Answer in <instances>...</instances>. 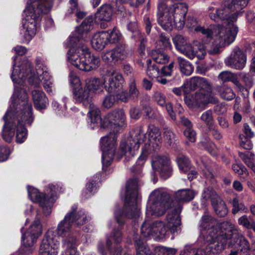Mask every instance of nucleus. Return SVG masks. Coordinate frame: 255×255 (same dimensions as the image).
<instances>
[{
	"label": "nucleus",
	"mask_w": 255,
	"mask_h": 255,
	"mask_svg": "<svg viewBox=\"0 0 255 255\" xmlns=\"http://www.w3.org/2000/svg\"><path fill=\"white\" fill-rule=\"evenodd\" d=\"M71 214V219L73 222H75L77 225H82L89 220L90 217L87 216L82 210L77 211L74 209Z\"/></svg>",
	"instance_id": "obj_36"
},
{
	"label": "nucleus",
	"mask_w": 255,
	"mask_h": 255,
	"mask_svg": "<svg viewBox=\"0 0 255 255\" xmlns=\"http://www.w3.org/2000/svg\"><path fill=\"white\" fill-rule=\"evenodd\" d=\"M23 228L20 229L22 233L20 253L22 255H29L35 250V244L38 239L26 232L23 233Z\"/></svg>",
	"instance_id": "obj_25"
},
{
	"label": "nucleus",
	"mask_w": 255,
	"mask_h": 255,
	"mask_svg": "<svg viewBox=\"0 0 255 255\" xmlns=\"http://www.w3.org/2000/svg\"><path fill=\"white\" fill-rule=\"evenodd\" d=\"M151 56L153 60L159 64H165L168 62L169 59V57L160 49L152 50Z\"/></svg>",
	"instance_id": "obj_44"
},
{
	"label": "nucleus",
	"mask_w": 255,
	"mask_h": 255,
	"mask_svg": "<svg viewBox=\"0 0 255 255\" xmlns=\"http://www.w3.org/2000/svg\"><path fill=\"white\" fill-rule=\"evenodd\" d=\"M138 208H119L115 212V217L117 222L120 225H123L125 218H134L139 216Z\"/></svg>",
	"instance_id": "obj_26"
},
{
	"label": "nucleus",
	"mask_w": 255,
	"mask_h": 255,
	"mask_svg": "<svg viewBox=\"0 0 255 255\" xmlns=\"http://www.w3.org/2000/svg\"><path fill=\"white\" fill-rule=\"evenodd\" d=\"M170 229L162 221H156L151 223L146 220L141 227V233L145 237L153 236L156 238L162 239L169 234Z\"/></svg>",
	"instance_id": "obj_13"
},
{
	"label": "nucleus",
	"mask_w": 255,
	"mask_h": 255,
	"mask_svg": "<svg viewBox=\"0 0 255 255\" xmlns=\"http://www.w3.org/2000/svg\"><path fill=\"white\" fill-rule=\"evenodd\" d=\"M124 79L123 76L119 73H112L104 79V87L109 93L116 92L123 87Z\"/></svg>",
	"instance_id": "obj_23"
},
{
	"label": "nucleus",
	"mask_w": 255,
	"mask_h": 255,
	"mask_svg": "<svg viewBox=\"0 0 255 255\" xmlns=\"http://www.w3.org/2000/svg\"><path fill=\"white\" fill-rule=\"evenodd\" d=\"M22 99L18 97L10 107L9 114L15 121H7V113H6L3 119L5 122L3 128L2 136L3 139L7 142L10 143L14 135L16 128V140L17 142L24 141L27 135V130L24 125H30L33 122L32 113V105L27 103V94L25 91L22 90Z\"/></svg>",
	"instance_id": "obj_3"
},
{
	"label": "nucleus",
	"mask_w": 255,
	"mask_h": 255,
	"mask_svg": "<svg viewBox=\"0 0 255 255\" xmlns=\"http://www.w3.org/2000/svg\"><path fill=\"white\" fill-rule=\"evenodd\" d=\"M132 32L135 33V36H137L138 37V40L140 41V44L139 46V50L140 51V54H142L144 53V51L145 49V44L146 43V39L142 37V36L141 35V34L140 32L137 29L136 27H135V28L133 30H130Z\"/></svg>",
	"instance_id": "obj_56"
},
{
	"label": "nucleus",
	"mask_w": 255,
	"mask_h": 255,
	"mask_svg": "<svg viewBox=\"0 0 255 255\" xmlns=\"http://www.w3.org/2000/svg\"><path fill=\"white\" fill-rule=\"evenodd\" d=\"M246 55L239 47H236L225 60L226 65L231 68L241 70L245 66Z\"/></svg>",
	"instance_id": "obj_19"
},
{
	"label": "nucleus",
	"mask_w": 255,
	"mask_h": 255,
	"mask_svg": "<svg viewBox=\"0 0 255 255\" xmlns=\"http://www.w3.org/2000/svg\"><path fill=\"white\" fill-rule=\"evenodd\" d=\"M201 120L205 123L208 128L214 125V120L212 115V111L211 110H207L204 113L201 117Z\"/></svg>",
	"instance_id": "obj_53"
},
{
	"label": "nucleus",
	"mask_w": 255,
	"mask_h": 255,
	"mask_svg": "<svg viewBox=\"0 0 255 255\" xmlns=\"http://www.w3.org/2000/svg\"><path fill=\"white\" fill-rule=\"evenodd\" d=\"M42 225L38 220H35L25 232L38 239L42 233Z\"/></svg>",
	"instance_id": "obj_40"
},
{
	"label": "nucleus",
	"mask_w": 255,
	"mask_h": 255,
	"mask_svg": "<svg viewBox=\"0 0 255 255\" xmlns=\"http://www.w3.org/2000/svg\"><path fill=\"white\" fill-rule=\"evenodd\" d=\"M128 94L130 98L133 102H136L138 100L139 92L136 87L135 83L134 80L130 84Z\"/></svg>",
	"instance_id": "obj_52"
},
{
	"label": "nucleus",
	"mask_w": 255,
	"mask_h": 255,
	"mask_svg": "<svg viewBox=\"0 0 255 255\" xmlns=\"http://www.w3.org/2000/svg\"><path fill=\"white\" fill-rule=\"evenodd\" d=\"M128 55V46L125 43H119L116 47L112 50V56L114 59L123 60L126 58Z\"/></svg>",
	"instance_id": "obj_31"
},
{
	"label": "nucleus",
	"mask_w": 255,
	"mask_h": 255,
	"mask_svg": "<svg viewBox=\"0 0 255 255\" xmlns=\"http://www.w3.org/2000/svg\"><path fill=\"white\" fill-rule=\"evenodd\" d=\"M188 12V6L184 3H175L172 4L171 15L175 26L182 28L185 24V16Z\"/></svg>",
	"instance_id": "obj_20"
},
{
	"label": "nucleus",
	"mask_w": 255,
	"mask_h": 255,
	"mask_svg": "<svg viewBox=\"0 0 255 255\" xmlns=\"http://www.w3.org/2000/svg\"><path fill=\"white\" fill-rule=\"evenodd\" d=\"M239 224L247 229H253L255 231V222L250 221L247 216L244 215L241 217L238 220Z\"/></svg>",
	"instance_id": "obj_54"
},
{
	"label": "nucleus",
	"mask_w": 255,
	"mask_h": 255,
	"mask_svg": "<svg viewBox=\"0 0 255 255\" xmlns=\"http://www.w3.org/2000/svg\"><path fill=\"white\" fill-rule=\"evenodd\" d=\"M59 187L50 184L47 189V194L39 192L37 189L28 188V195L30 199L38 203L40 207H52L58 198L57 191Z\"/></svg>",
	"instance_id": "obj_9"
},
{
	"label": "nucleus",
	"mask_w": 255,
	"mask_h": 255,
	"mask_svg": "<svg viewBox=\"0 0 255 255\" xmlns=\"http://www.w3.org/2000/svg\"><path fill=\"white\" fill-rule=\"evenodd\" d=\"M105 36H107L108 43H116L120 40V34L116 31H104Z\"/></svg>",
	"instance_id": "obj_55"
},
{
	"label": "nucleus",
	"mask_w": 255,
	"mask_h": 255,
	"mask_svg": "<svg viewBox=\"0 0 255 255\" xmlns=\"http://www.w3.org/2000/svg\"><path fill=\"white\" fill-rule=\"evenodd\" d=\"M150 127L152 128H150V130L148 132V139L151 141H154V140H156V139L161 138L159 129L153 126H151Z\"/></svg>",
	"instance_id": "obj_61"
},
{
	"label": "nucleus",
	"mask_w": 255,
	"mask_h": 255,
	"mask_svg": "<svg viewBox=\"0 0 255 255\" xmlns=\"http://www.w3.org/2000/svg\"><path fill=\"white\" fill-rule=\"evenodd\" d=\"M198 100H199L200 101V102H201L204 105L208 103L217 104L219 103V100L218 98L214 96H212L211 95H209L208 93L205 94L204 97L202 96L201 97H200V98H198Z\"/></svg>",
	"instance_id": "obj_58"
},
{
	"label": "nucleus",
	"mask_w": 255,
	"mask_h": 255,
	"mask_svg": "<svg viewBox=\"0 0 255 255\" xmlns=\"http://www.w3.org/2000/svg\"><path fill=\"white\" fill-rule=\"evenodd\" d=\"M165 208H146V216L147 218H155L163 215Z\"/></svg>",
	"instance_id": "obj_51"
},
{
	"label": "nucleus",
	"mask_w": 255,
	"mask_h": 255,
	"mask_svg": "<svg viewBox=\"0 0 255 255\" xmlns=\"http://www.w3.org/2000/svg\"><path fill=\"white\" fill-rule=\"evenodd\" d=\"M157 21L165 30H171L172 28L173 18L171 14L157 17Z\"/></svg>",
	"instance_id": "obj_46"
},
{
	"label": "nucleus",
	"mask_w": 255,
	"mask_h": 255,
	"mask_svg": "<svg viewBox=\"0 0 255 255\" xmlns=\"http://www.w3.org/2000/svg\"><path fill=\"white\" fill-rule=\"evenodd\" d=\"M118 132L117 129L110 130L108 135L101 139V148L103 150L102 162L104 166L110 165L113 157L115 156Z\"/></svg>",
	"instance_id": "obj_11"
},
{
	"label": "nucleus",
	"mask_w": 255,
	"mask_h": 255,
	"mask_svg": "<svg viewBox=\"0 0 255 255\" xmlns=\"http://www.w3.org/2000/svg\"><path fill=\"white\" fill-rule=\"evenodd\" d=\"M173 41L176 49L186 55L192 45L187 43L184 37L181 35H176L173 38Z\"/></svg>",
	"instance_id": "obj_35"
},
{
	"label": "nucleus",
	"mask_w": 255,
	"mask_h": 255,
	"mask_svg": "<svg viewBox=\"0 0 255 255\" xmlns=\"http://www.w3.org/2000/svg\"><path fill=\"white\" fill-rule=\"evenodd\" d=\"M154 252L155 255H174L177 250L174 248L159 246L155 248Z\"/></svg>",
	"instance_id": "obj_49"
},
{
	"label": "nucleus",
	"mask_w": 255,
	"mask_h": 255,
	"mask_svg": "<svg viewBox=\"0 0 255 255\" xmlns=\"http://www.w3.org/2000/svg\"><path fill=\"white\" fill-rule=\"evenodd\" d=\"M131 171L134 174L126 183L124 207H134L140 205V199L138 198V189L140 186L141 169L140 168L133 166L131 168Z\"/></svg>",
	"instance_id": "obj_8"
},
{
	"label": "nucleus",
	"mask_w": 255,
	"mask_h": 255,
	"mask_svg": "<svg viewBox=\"0 0 255 255\" xmlns=\"http://www.w3.org/2000/svg\"><path fill=\"white\" fill-rule=\"evenodd\" d=\"M31 94L35 108L39 110L45 109L48 103L45 94L42 91L34 90L32 91Z\"/></svg>",
	"instance_id": "obj_28"
},
{
	"label": "nucleus",
	"mask_w": 255,
	"mask_h": 255,
	"mask_svg": "<svg viewBox=\"0 0 255 255\" xmlns=\"http://www.w3.org/2000/svg\"><path fill=\"white\" fill-rule=\"evenodd\" d=\"M100 112L97 115H93L91 118V122L97 124L101 129L113 130L118 129L120 127L125 125L126 115L124 110L122 109L116 108L109 113L102 119L100 116Z\"/></svg>",
	"instance_id": "obj_7"
},
{
	"label": "nucleus",
	"mask_w": 255,
	"mask_h": 255,
	"mask_svg": "<svg viewBox=\"0 0 255 255\" xmlns=\"http://www.w3.org/2000/svg\"><path fill=\"white\" fill-rule=\"evenodd\" d=\"M177 60L180 72L185 76H190L194 71L192 64L183 58L178 57Z\"/></svg>",
	"instance_id": "obj_38"
},
{
	"label": "nucleus",
	"mask_w": 255,
	"mask_h": 255,
	"mask_svg": "<svg viewBox=\"0 0 255 255\" xmlns=\"http://www.w3.org/2000/svg\"><path fill=\"white\" fill-rule=\"evenodd\" d=\"M134 240L136 250V255H151L149 247L138 235L135 236Z\"/></svg>",
	"instance_id": "obj_37"
},
{
	"label": "nucleus",
	"mask_w": 255,
	"mask_h": 255,
	"mask_svg": "<svg viewBox=\"0 0 255 255\" xmlns=\"http://www.w3.org/2000/svg\"><path fill=\"white\" fill-rule=\"evenodd\" d=\"M181 208H174L169 211L166 216L167 225L171 234H177L181 231V219L180 214Z\"/></svg>",
	"instance_id": "obj_21"
},
{
	"label": "nucleus",
	"mask_w": 255,
	"mask_h": 255,
	"mask_svg": "<svg viewBox=\"0 0 255 255\" xmlns=\"http://www.w3.org/2000/svg\"><path fill=\"white\" fill-rule=\"evenodd\" d=\"M232 244H227L229 246H235L239 250L247 252L250 249V245L247 239L241 234L238 233V236H234L232 239Z\"/></svg>",
	"instance_id": "obj_33"
},
{
	"label": "nucleus",
	"mask_w": 255,
	"mask_h": 255,
	"mask_svg": "<svg viewBox=\"0 0 255 255\" xmlns=\"http://www.w3.org/2000/svg\"><path fill=\"white\" fill-rule=\"evenodd\" d=\"M151 163L153 169L159 172L160 176L163 179H166L171 175L172 169L168 157L164 155L153 156Z\"/></svg>",
	"instance_id": "obj_17"
},
{
	"label": "nucleus",
	"mask_w": 255,
	"mask_h": 255,
	"mask_svg": "<svg viewBox=\"0 0 255 255\" xmlns=\"http://www.w3.org/2000/svg\"><path fill=\"white\" fill-rule=\"evenodd\" d=\"M102 82L99 78H92L86 80L85 86L87 90L90 92H95L102 85Z\"/></svg>",
	"instance_id": "obj_45"
},
{
	"label": "nucleus",
	"mask_w": 255,
	"mask_h": 255,
	"mask_svg": "<svg viewBox=\"0 0 255 255\" xmlns=\"http://www.w3.org/2000/svg\"><path fill=\"white\" fill-rule=\"evenodd\" d=\"M10 154L9 148L7 146H0V162L7 160Z\"/></svg>",
	"instance_id": "obj_63"
},
{
	"label": "nucleus",
	"mask_w": 255,
	"mask_h": 255,
	"mask_svg": "<svg viewBox=\"0 0 255 255\" xmlns=\"http://www.w3.org/2000/svg\"><path fill=\"white\" fill-rule=\"evenodd\" d=\"M165 99V96L160 92L156 91L153 94V101L161 107H164L165 106L166 103Z\"/></svg>",
	"instance_id": "obj_59"
},
{
	"label": "nucleus",
	"mask_w": 255,
	"mask_h": 255,
	"mask_svg": "<svg viewBox=\"0 0 255 255\" xmlns=\"http://www.w3.org/2000/svg\"><path fill=\"white\" fill-rule=\"evenodd\" d=\"M216 194L212 187H208L204 189L202 197L204 200H207L211 199L214 196H216Z\"/></svg>",
	"instance_id": "obj_64"
},
{
	"label": "nucleus",
	"mask_w": 255,
	"mask_h": 255,
	"mask_svg": "<svg viewBox=\"0 0 255 255\" xmlns=\"http://www.w3.org/2000/svg\"><path fill=\"white\" fill-rule=\"evenodd\" d=\"M206 54L204 45L199 43L198 45H192L186 56L191 59L195 57L199 59H203Z\"/></svg>",
	"instance_id": "obj_32"
},
{
	"label": "nucleus",
	"mask_w": 255,
	"mask_h": 255,
	"mask_svg": "<svg viewBox=\"0 0 255 255\" xmlns=\"http://www.w3.org/2000/svg\"><path fill=\"white\" fill-rule=\"evenodd\" d=\"M31 4L24 10L26 17L40 21L43 14L49 12L52 5V0H48L43 4L42 2L30 1Z\"/></svg>",
	"instance_id": "obj_16"
},
{
	"label": "nucleus",
	"mask_w": 255,
	"mask_h": 255,
	"mask_svg": "<svg viewBox=\"0 0 255 255\" xmlns=\"http://www.w3.org/2000/svg\"><path fill=\"white\" fill-rule=\"evenodd\" d=\"M250 0H223V6L230 13L237 9H243L248 4Z\"/></svg>",
	"instance_id": "obj_29"
},
{
	"label": "nucleus",
	"mask_w": 255,
	"mask_h": 255,
	"mask_svg": "<svg viewBox=\"0 0 255 255\" xmlns=\"http://www.w3.org/2000/svg\"><path fill=\"white\" fill-rule=\"evenodd\" d=\"M151 143L148 141H145L144 146L142 147V151L140 156L138 157V161H144L146 159L150 151L152 150V146L150 145Z\"/></svg>",
	"instance_id": "obj_57"
},
{
	"label": "nucleus",
	"mask_w": 255,
	"mask_h": 255,
	"mask_svg": "<svg viewBox=\"0 0 255 255\" xmlns=\"http://www.w3.org/2000/svg\"><path fill=\"white\" fill-rule=\"evenodd\" d=\"M39 21L26 17L23 21V27L25 29L24 33V42L28 43L36 32V25Z\"/></svg>",
	"instance_id": "obj_27"
},
{
	"label": "nucleus",
	"mask_w": 255,
	"mask_h": 255,
	"mask_svg": "<svg viewBox=\"0 0 255 255\" xmlns=\"http://www.w3.org/2000/svg\"><path fill=\"white\" fill-rule=\"evenodd\" d=\"M107 37L104 31L95 34L91 41L93 48L97 51L103 50L108 44Z\"/></svg>",
	"instance_id": "obj_30"
},
{
	"label": "nucleus",
	"mask_w": 255,
	"mask_h": 255,
	"mask_svg": "<svg viewBox=\"0 0 255 255\" xmlns=\"http://www.w3.org/2000/svg\"><path fill=\"white\" fill-rule=\"evenodd\" d=\"M115 95L117 103H118L119 101L124 103H127L129 99H130L128 94V92L127 91H123L121 92L117 93L115 94Z\"/></svg>",
	"instance_id": "obj_62"
},
{
	"label": "nucleus",
	"mask_w": 255,
	"mask_h": 255,
	"mask_svg": "<svg viewBox=\"0 0 255 255\" xmlns=\"http://www.w3.org/2000/svg\"><path fill=\"white\" fill-rule=\"evenodd\" d=\"M195 197V192L189 189L179 190L174 194V200L167 192L155 190L150 195L149 201L155 207H180L182 203L191 201Z\"/></svg>",
	"instance_id": "obj_5"
},
{
	"label": "nucleus",
	"mask_w": 255,
	"mask_h": 255,
	"mask_svg": "<svg viewBox=\"0 0 255 255\" xmlns=\"http://www.w3.org/2000/svg\"><path fill=\"white\" fill-rule=\"evenodd\" d=\"M176 161L179 169L183 172L190 171L191 165L188 158L183 154H179L177 155Z\"/></svg>",
	"instance_id": "obj_42"
},
{
	"label": "nucleus",
	"mask_w": 255,
	"mask_h": 255,
	"mask_svg": "<svg viewBox=\"0 0 255 255\" xmlns=\"http://www.w3.org/2000/svg\"><path fill=\"white\" fill-rule=\"evenodd\" d=\"M218 25H210L205 28L204 27L197 26L195 28L197 32L210 38L211 44L206 46L207 52L210 55H216L221 53V50L226 45L233 42L237 34V28H234L231 31L230 28H220Z\"/></svg>",
	"instance_id": "obj_4"
},
{
	"label": "nucleus",
	"mask_w": 255,
	"mask_h": 255,
	"mask_svg": "<svg viewBox=\"0 0 255 255\" xmlns=\"http://www.w3.org/2000/svg\"><path fill=\"white\" fill-rule=\"evenodd\" d=\"M158 43L161 45L160 46V48L158 49L162 50L163 49H170L171 48V44L169 41V39L163 35L162 33L160 35Z\"/></svg>",
	"instance_id": "obj_60"
},
{
	"label": "nucleus",
	"mask_w": 255,
	"mask_h": 255,
	"mask_svg": "<svg viewBox=\"0 0 255 255\" xmlns=\"http://www.w3.org/2000/svg\"><path fill=\"white\" fill-rule=\"evenodd\" d=\"M201 81V77H194L191 78L189 81L184 83V86L186 87V92L189 93L196 90L199 91Z\"/></svg>",
	"instance_id": "obj_43"
},
{
	"label": "nucleus",
	"mask_w": 255,
	"mask_h": 255,
	"mask_svg": "<svg viewBox=\"0 0 255 255\" xmlns=\"http://www.w3.org/2000/svg\"><path fill=\"white\" fill-rule=\"evenodd\" d=\"M121 10L118 6V0H110L109 4H105L100 7L95 14L96 20L110 21L114 12Z\"/></svg>",
	"instance_id": "obj_18"
},
{
	"label": "nucleus",
	"mask_w": 255,
	"mask_h": 255,
	"mask_svg": "<svg viewBox=\"0 0 255 255\" xmlns=\"http://www.w3.org/2000/svg\"><path fill=\"white\" fill-rule=\"evenodd\" d=\"M139 136V134L130 135L121 141L119 149L115 154L116 160H120L124 157V161H128L133 157L135 151L139 148L140 144Z\"/></svg>",
	"instance_id": "obj_12"
},
{
	"label": "nucleus",
	"mask_w": 255,
	"mask_h": 255,
	"mask_svg": "<svg viewBox=\"0 0 255 255\" xmlns=\"http://www.w3.org/2000/svg\"><path fill=\"white\" fill-rule=\"evenodd\" d=\"M218 78L223 82L231 81L238 87H243L240 83L236 74L228 71L222 72L218 76Z\"/></svg>",
	"instance_id": "obj_39"
},
{
	"label": "nucleus",
	"mask_w": 255,
	"mask_h": 255,
	"mask_svg": "<svg viewBox=\"0 0 255 255\" xmlns=\"http://www.w3.org/2000/svg\"><path fill=\"white\" fill-rule=\"evenodd\" d=\"M181 123L182 125L186 127L184 131V135L191 142H194L196 140V132L192 128V124L191 121L187 118L183 117L181 118Z\"/></svg>",
	"instance_id": "obj_34"
},
{
	"label": "nucleus",
	"mask_w": 255,
	"mask_h": 255,
	"mask_svg": "<svg viewBox=\"0 0 255 255\" xmlns=\"http://www.w3.org/2000/svg\"><path fill=\"white\" fill-rule=\"evenodd\" d=\"M220 94L221 97L224 100L230 101L235 97V94L233 90L229 87L223 86L220 90Z\"/></svg>",
	"instance_id": "obj_48"
},
{
	"label": "nucleus",
	"mask_w": 255,
	"mask_h": 255,
	"mask_svg": "<svg viewBox=\"0 0 255 255\" xmlns=\"http://www.w3.org/2000/svg\"><path fill=\"white\" fill-rule=\"evenodd\" d=\"M172 7V4L168 5L166 2L160 0L157 6V17L171 14Z\"/></svg>",
	"instance_id": "obj_47"
},
{
	"label": "nucleus",
	"mask_w": 255,
	"mask_h": 255,
	"mask_svg": "<svg viewBox=\"0 0 255 255\" xmlns=\"http://www.w3.org/2000/svg\"><path fill=\"white\" fill-rule=\"evenodd\" d=\"M238 230L231 222L219 224L211 216H203L200 224V238L208 243L206 251L203 248H195L186 245L180 255H215L221 252L232 239L238 236Z\"/></svg>",
	"instance_id": "obj_1"
},
{
	"label": "nucleus",
	"mask_w": 255,
	"mask_h": 255,
	"mask_svg": "<svg viewBox=\"0 0 255 255\" xmlns=\"http://www.w3.org/2000/svg\"><path fill=\"white\" fill-rule=\"evenodd\" d=\"M32 67L30 61L26 60L17 67L13 65L11 77L14 83H19L21 79L25 78L32 73Z\"/></svg>",
	"instance_id": "obj_22"
},
{
	"label": "nucleus",
	"mask_w": 255,
	"mask_h": 255,
	"mask_svg": "<svg viewBox=\"0 0 255 255\" xmlns=\"http://www.w3.org/2000/svg\"><path fill=\"white\" fill-rule=\"evenodd\" d=\"M123 236L121 232L114 230L111 236L107 239V247L110 255H121L122 248L118 245L122 240Z\"/></svg>",
	"instance_id": "obj_24"
},
{
	"label": "nucleus",
	"mask_w": 255,
	"mask_h": 255,
	"mask_svg": "<svg viewBox=\"0 0 255 255\" xmlns=\"http://www.w3.org/2000/svg\"><path fill=\"white\" fill-rule=\"evenodd\" d=\"M93 22V16H88L76 28L73 35L69 39L70 48L67 52L68 61L75 67L85 71L95 70L101 64L100 57L92 54L85 45V38Z\"/></svg>",
	"instance_id": "obj_2"
},
{
	"label": "nucleus",
	"mask_w": 255,
	"mask_h": 255,
	"mask_svg": "<svg viewBox=\"0 0 255 255\" xmlns=\"http://www.w3.org/2000/svg\"><path fill=\"white\" fill-rule=\"evenodd\" d=\"M243 12V11H238L230 14V13L221 5L220 8L216 9L215 12H210L209 16L212 20L218 23L221 22L222 24H211V25H218L219 26L220 28H230L231 31L236 27L238 32V27L234 23L236 21L238 15Z\"/></svg>",
	"instance_id": "obj_10"
},
{
	"label": "nucleus",
	"mask_w": 255,
	"mask_h": 255,
	"mask_svg": "<svg viewBox=\"0 0 255 255\" xmlns=\"http://www.w3.org/2000/svg\"><path fill=\"white\" fill-rule=\"evenodd\" d=\"M73 98L76 101L82 103L85 107H88L89 111L88 115L90 119L93 115H97L100 110L92 102V97L91 94L85 87L83 89L82 86L73 88Z\"/></svg>",
	"instance_id": "obj_14"
},
{
	"label": "nucleus",
	"mask_w": 255,
	"mask_h": 255,
	"mask_svg": "<svg viewBox=\"0 0 255 255\" xmlns=\"http://www.w3.org/2000/svg\"><path fill=\"white\" fill-rule=\"evenodd\" d=\"M212 91V88L210 83L205 78L201 77V86H200L199 92H196L195 98L198 99L206 94H210Z\"/></svg>",
	"instance_id": "obj_41"
},
{
	"label": "nucleus",
	"mask_w": 255,
	"mask_h": 255,
	"mask_svg": "<svg viewBox=\"0 0 255 255\" xmlns=\"http://www.w3.org/2000/svg\"><path fill=\"white\" fill-rule=\"evenodd\" d=\"M72 223L71 214H67L58 225L57 234L63 238L61 255H80L77 238L70 232Z\"/></svg>",
	"instance_id": "obj_6"
},
{
	"label": "nucleus",
	"mask_w": 255,
	"mask_h": 255,
	"mask_svg": "<svg viewBox=\"0 0 255 255\" xmlns=\"http://www.w3.org/2000/svg\"><path fill=\"white\" fill-rule=\"evenodd\" d=\"M59 244V242L54 236L53 230H48L40 243L39 255H57Z\"/></svg>",
	"instance_id": "obj_15"
},
{
	"label": "nucleus",
	"mask_w": 255,
	"mask_h": 255,
	"mask_svg": "<svg viewBox=\"0 0 255 255\" xmlns=\"http://www.w3.org/2000/svg\"><path fill=\"white\" fill-rule=\"evenodd\" d=\"M116 103H117V101L115 94L109 93L105 97L103 101L102 106L105 108L110 109Z\"/></svg>",
	"instance_id": "obj_50"
}]
</instances>
